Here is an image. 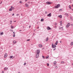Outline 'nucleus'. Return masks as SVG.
Instances as JSON below:
<instances>
[{
  "label": "nucleus",
  "instance_id": "nucleus-1",
  "mask_svg": "<svg viewBox=\"0 0 73 73\" xmlns=\"http://www.w3.org/2000/svg\"><path fill=\"white\" fill-rule=\"evenodd\" d=\"M70 25V23H68L67 24L66 26V28H69V27Z\"/></svg>",
  "mask_w": 73,
  "mask_h": 73
},
{
  "label": "nucleus",
  "instance_id": "nucleus-2",
  "mask_svg": "<svg viewBox=\"0 0 73 73\" xmlns=\"http://www.w3.org/2000/svg\"><path fill=\"white\" fill-rule=\"evenodd\" d=\"M60 7V4H58L57 5V6H56L55 8H59Z\"/></svg>",
  "mask_w": 73,
  "mask_h": 73
},
{
  "label": "nucleus",
  "instance_id": "nucleus-3",
  "mask_svg": "<svg viewBox=\"0 0 73 73\" xmlns=\"http://www.w3.org/2000/svg\"><path fill=\"white\" fill-rule=\"evenodd\" d=\"M40 51L39 50H38L36 51V54H39Z\"/></svg>",
  "mask_w": 73,
  "mask_h": 73
},
{
  "label": "nucleus",
  "instance_id": "nucleus-4",
  "mask_svg": "<svg viewBox=\"0 0 73 73\" xmlns=\"http://www.w3.org/2000/svg\"><path fill=\"white\" fill-rule=\"evenodd\" d=\"M47 29H48V30H50L52 29L50 28L49 27H48L47 28Z\"/></svg>",
  "mask_w": 73,
  "mask_h": 73
},
{
  "label": "nucleus",
  "instance_id": "nucleus-5",
  "mask_svg": "<svg viewBox=\"0 0 73 73\" xmlns=\"http://www.w3.org/2000/svg\"><path fill=\"white\" fill-rule=\"evenodd\" d=\"M13 8V7L11 6V8L10 9H9V11H12V8Z\"/></svg>",
  "mask_w": 73,
  "mask_h": 73
},
{
  "label": "nucleus",
  "instance_id": "nucleus-6",
  "mask_svg": "<svg viewBox=\"0 0 73 73\" xmlns=\"http://www.w3.org/2000/svg\"><path fill=\"white\" fill-rule=\"evenodd\" d=\"M38 46L40 48H42V45L41 44H39Z\"/></svg>",
  "mask_w": 73,
  "mask_h": 73
},
{
  "label": "nucleus",
  "instance_id": "nucleus-7",
  "mask_svg": "<svg viewBox=\"0 0 73 73\" xmlns=\"http://www.w3.org/2000/svg\"><path fill=\"white\" fill-rule=\"evenodd\" d=\"M46 3L47 4V5H48L50 4L51 3L50 2H46Z\"/></svg>",
  "mask_w": 73,
  "mask_h": 73
},
{
  "label": "nucleus",
  "instance_id": "nucleus-8",
  "mask_svg": "<svg viewBox=\"0 0 73 73\" xmlns=\"http://www.w3.org/2000/svg\"><path fill=\"white\" fill-rule=\"evenodd\" d=\"M38 56H39V54H36V58H38Z\"/></svg>",
  "mask_w": 73,
  "mask_h": 73
},
{
  "label": "nucleus",
  "instance_id": "nucleus-9",
  "mask_svg": "<svg viewBox=\"0 0 73 73\" xmlns=\"http://www.w3.org/2000/svg\"><path fill=\"white\" fill-rule=\"evenodd\" d=\"M7 57V54H5L4 55V57L5 58H6Z\"/></svg>",
  "mask_w": 73,
  "mask_h": 73
},
{
  "label": "nucleus",
  "instance_id": "nucleus-10",
  "mask_svg": "<svg viewBox=\"0 0 73 73\" xmlns=\"http://www.w3.org/2000/svg\"><path fill=\"white\" fill-rule=\"evenodd\" d=\"M47 16H48V17H50L51 16V13L49 14L48 15H47Z\"/></svg>",
  "mask_w": 73,
  "mask_h": 73
},
{
  "label": "nucleus",
  "instance_id": "nucleus-11",
  "mask_svg": "<svg viewBox=\"0 0 73 73\" xmlns=\"http://www.w3.org/2000/svg\"><path fill=\"white\" fill-rule=\"evenodd\" d=\"M65 16H67V17H68V16H69V15H68V14H67V13H65Z\"/></svg>",
  "mask_w": 73,
  "mask_h": 73
},
{
  "label": "nucleus",
  "instance_id": "nucleus-12",
  "mask_svg": "<svg viewBox=\"0 0 73 73\" xmlns=\"http://www.w3.org/2000/svg\"><path fill=\"white\" fill-rule=\"evenodd\" d=\"M57 44H58V41H57L54 45H57Z\"/></svg>",
  "mask_w": 73,
  "mask_h": 73
},
{
  "label": "nucleus",
  "instance_id": "nucleus-13",
  "mask_svg": "<svg viewBox=\"0 0 73 73\" xmlns=\"http://www.w3.org/2000/svg\"><path fill=\"white\" fill-rule=\"evenodd\" d=\"M58 17H60V18H62V15H60L58 16Z\"/></svg>",
  "mask_w": 73,
  "mask_h": 73
},
{
  "label": "nucleus",
  "instance_id": "nucleus-14",
  "mask_svg": "<svg viewBox=\"0 0 73 73\" xmlns=\"http://www.w3.org/2000/svg\"><path fill=\"white\" fill-rule=\"evenodd\" d=\"M44 19H41L40 21L42 22L43 21H44Z\"/></svg>",
  "mask_w": 73,
  "mask_h": 73
},
{
  "label": "nucleus",
  "instance_id": "nucleus-15",
  "mask_svg": "<svg viewBox=\"0 0 73 73\" xmlns=\"http://www.w3.org/2000/svg\"><path fill=\"white\" fill-rule=\"evenodd\" d=\"M10 58H13V56H11L10 57Z\"/></svg>",
  "mask_w": 73,
  "mask_h": 73
},
{
  "label": "nucleus",
  "instance_id": "nucleus-16",
  "mask_svg": "<svg viewBox=\"0 0 73 73\" xmlns=\"http://www.w3.org/2000/svg\"><path fill=\"white\" fill-rule=\"evenodd\" d=\"M25 5L26 7H28V6H29V5H28L27 3H26L25 4Z\"/></svg>",
  "mask_w": 73,
  "mask_h": 73
},
{
  "label": "nucleus",
  "instance_id": "nucleus-17",
  "mask_svg": "<svg viewBox=\"0 0 73 73\" xmlns=\"http://www.w3.org/2000/svg\"><path fill=\"white\" fill-rule=\"evenodd\" d=\"M17 42H16V41L14 40L13 41V43L14 44H16V43Z\"/></svg>",
  "mask_w": 73,
  "mask_h": 73
},
{
  "label": "nucleus",
  "instance_id": "nucleus-18",
  "mask_svg": "<svg viewBox=\"0 0 73 73\" xmlns=\"http://www.w3.org/2000/svg\"><path fill=\"white\" fill-rule=\"evenodd\" d=\"M56 46L55 45H54L52 46V48H56Z\"/></svg>",
  "mask_w": 73,
  "mask_h": 73
},
{
  "label": "nucleus",
  "instance_id": "nucleus-19",
  "mask_svg": "<svg viewBox=\"0 0 73 73\" xmlns=\"http://www.w3.org/2000/svg\"><path fill=\"white\" fill-rule=\"evenodd\" d=\"M0 33H1L0 35H3V32H1Z\"/></svg>",
  "mask_w": 73,
  "mask_h": 73
},
{
  "label": "nucleus",
  "instance_id": "nucleus-20",
  "mask_svg": "<svg viewBox=\"0 0 73 73\" xmlns=\"http://www.w3.org/2000/svg\"><path fill=\"white\" fill-rule=\"evenodd\" d=\"M61 30H64V29H63V27H61V28L60 29Z\"/></svg>",
  "mask_w": 73,
  "mask_h": 73
},
{
  "label": "nucleus",
  "instance_id": "nucleus-21",
  "mask_svg": "<svg viewBox=\"0 0 73 73\" xmlns=\"http://www.w3.org/2000/svg\"><path fill=\"white\" fill-rule=\"evenodd\" d=\"M69 8H70V9H71V6H70V5H69Z\"/></svg>",
  "mask_w": 73,
  "mask_h": 73
},
{
  "label": "nucleus",
  "instance_id": "nucleus-22",
  "mask_svg": "<svg viewBox=\"0 0 73 73\" xmlns=\"http://www.w3.org/2000/svg\"><path fill=\"white\" fill-rule=\"evenodd\" d=\"M73 42H71L70 44L71 45H73Z\"/></svg>",
  "mask_w": 73,
  "mask_h": 73
},
{
  "label": "nucleus",
  "instance_id": "nucleus-23",
  "mask_svg": "<svg viewBox=\"0 0 73 73\" xmlns=\"http://www.w3.org/2000/svg\"><path fill=\"white\" fill-rule=\"evenodd\" d=\"M56 63H57V62H56V61H55L54 63V65H56Z\"/></svg>",
  "mask_w": 73,
  "mask_h": 73
},
{
  "label": "nucleus",
  "instance_id": "nucleus-24",
  "mask_svg": "<svg viewBox=\"0 0 73 73\" xmlns=\"http://www.w3.org/2000/svg\"><path fill=\"white\" fill-rule=\"evenodd\" d=\"M46 41H48V38H47L46 39Z\"/></svg>",
  "mask_w": 73,
  "mask_h": 73
},
{
  "label": "nucleus",
  "instance_id": "nucleus-25",
  "mask_svg": "<svg viewBox=\"0 0 73 73\" xmlns=\"http://www.w3.org/2000/svg\"><path fill=\"white\" fill-rule=\"evenodd\" d=\"M11 28H12V29H13V27L12 26H11Z\"/></svg>",
  "mask_w": 73,
  "mask_h": 73
},
{
  "label": "nucleus",
  "instance_id": "nucleus-26",
  "mask_svg": "<svg viewBox=\"0 0 73 73\" xmlns=\"http://www.w3.org/2000/svg\"><path fill=\"white\" fill-rule=\"evenodd\" d=\"M46 59H47V58H49V56H47L46 57Z\"/></svg>",
  "mask_w": 73,
  "mask_h": 73
},
{
  "label": "nucleus",
  "instance_id": "nucleus-27",
  "mask_svg": "<svg viewBox=\"0 0 73 73\" xmlns=\"http://www.w3.org/2000/svg\"><path fill=\"white\" fill-rule=\"evenodd\" d=\"M61 64L64 63V62H63V61L62 62H61Z\"/></svg>",
  "mask_w": 73,
  "mask_h": 73
},
{
  "label": "nucleus",
  "instance_id": "nucleus-28",
  "mask_svg": "<svg viewBox=\"0 0 73 73\" xmlns=\"http://www.w3.org/2000/svg\"><path fill=\"white\" fill-rule=\"evenodd\" d=\"M30 40V39H28L27 40V41H29Z\"/></svg>",
  "mask_w": 73,
  "mask_h": 73
},
{
  "label": "nucleus",
  "instance_id": "nucleus-29",
  "mask_svg": "<svg viewBox=\"0 0 73 73\" xmlns=\"http://www.w3.org/2000/svg\"><path fill=\"white\" fill-rule=\"evenodd\" d=\"M47 65L48 66H49V64L48 63H47Z\"/></svg>",
  "mask_w": 73,
  "mask_h": 73
},
{
  "label": "nucleus",
  "instance_id": "nucleus-30",
  "mask_svg": "<svg viewBox=\"0 0 73 73\" xmlns=\"http://www.w3.org/2000/svg\"><path fill=\"white\" fill-rule=\"evenodd\" d=\"M57 68H58L57 66H56L55 67V68H56V69H57Z\"/></svg>",
  "mask_w": 73,
  "mask_h": 73
},
{
  "label": "nucleus",
  "instance_id": "nucleus-31",
  "mask_svg": "<svg viewBox=\"0 0 73 73\" xmlns=\"http://www.w3.org/2000/svg\"><path fill=\"white\" fill-rule=\"evenodd\" d=\"M19 3H22V1H19Z\"/></svg>",
  "mask_w": 73,
  "mask_h": 73
},
{
  "label": "nucleus",
  "instance_id": "nucleus-32",
  "mask_svg": "<svg viewBox=\"0 0 73 73\" xmlns=\"http://www.w3.org/2000/svg\"><path fill=\"white\" fill-rule=\"evenodd\" d=\"M6 69V67L4 68V70L5 71Z\"/></svg>",
  "mask_w": 73,
  "mask_h": 73
},
{
  "label": "nucleus",
  "instance_id": "nucleus-33",
  "mask_svg": "<svg viewBox=\"0 0 73 73\" xmlns=\"http://www.w3.org/2000/svg\"><path fill=\"white\" fill-rule=\"evenodd\" d=\"M13 37H15V34H14L13 35Z\"/></svg>",
  "mask_w": 73,
  "mask_h": 73
},
{
  "label": "nucleus",
  "instance_id": "nucleus-34",
  "mask_svg": "<svg viewBox=\"0 0 73 73\" xmlns=\"http://www.w3.org/2000/svg\"><path fill=\"white\" fill-rule=\"evenodd\" d=\"M26 65V63H25L24 64V65Z\"/></svg>",
  "mask_w": 73,
  "mask_h": 73
},
{
  "label": "nucleus",
  "instance_id": "nucleus-35",
  "mask_svg": "<svg viewBox=\"0 0 73 73\" xmlns=\"http://www.w3.org/2000/svg\"><path fill=\"white\" fill-rule=\"evenodd\" d=\"M19 14H17L16 15V16H19Z\"/></svg>",
  "mask_w": 73,
  "mask_h": 73
},
{
  "label": "nucleus",
  "instance_id": "nucleus-36",
  "mask_svg": "<svg viewBox=\"0 0 73 73\" xmlns=\"http://www.w3.org/2000/svg\"><path fill=\"white\" fill-rule=\"evenodd\" d=\"M47 12L46 11V12H45V13L46 14H47Z\"/></svg>",
  "mask_w": 73,
  "mask_h": 73
},
{
  "label": "nucleus",
  "instance_id": "nucleus-37",
  "mask_svg": "<svg viewBox=\"0 0 73 73\" xmlns=\"http://www.w3.org/2000/svg\"><path fill=\"white\" fill-rule=\"evenodd\" d=\"M42 58H45V57L44 56H42Z\"/></svg>",
  "mask_w": 73,
  "mask_h": 73
},
{
  "label": "nucleus",
  "instance_id": "nucleus-38",
  "mask_svg": "<svg viewBox=\"0 0 73 73\" xmlns=\"http://www.w3.org/2000/svg\"><path fill=\"white\" fill-rule=\"evenodd\" d=\"M57 23H55V25H57Z\"/></svg>",
  "mask_w": 73,
  "mask_h": 73
},
{
  "label": "nucleus",
  "instance_id": "nucleus-39",
  "mask_svg": "<svg viewBox=\"0 0 73 73\" xmlns=\"http://www.w3.org/2000/svg\"><path fill=\"white\" fill-rule=\"evenodd\" d=\"M60 26H62V23H61L60 24Z\"/></svg>",
  "mask_w": 73,
  "mask_h": 73
},
{
  "label": "nucleus",
  "instance_id": "nucleus-40",
  "mask_svg": "<svg viewBox=\"0 0 73 73\" xmlns=\"http://www.w3.org/2000/svg\"><path fill=\"white\" fill-rule=\"evenodd\" d=\"M61 27H59V29H61Z\"/></svg>",
  "mask_w": 73,
  "mask_h": 73
},
{
  "label": "nucleus",
  "instance_id": "nucleus-41",
  "mask_svg": "<svg viewBox=\"0 0 73 73\" xmlns=\"http://www.w3.org/2000/svg\"><path fill=\"white\" fill-rule=\"evenodd\" d=\"M12 15V16H14V15H15V14H14V13H13Z\"/></svg>",
  "mask_w": 73,
  "mask_h": 73
},
{
  "label": "nucleus",
  "instance_id": "nucleus-42",
  "mask_svg": "<svg viewBox=\"0 0 73 73\" xmlns=\"http://www.w3.org/2000/svg\"><path fill=\"white\" fill-rule=\"evenodd\" d=\"M60 24H61L62 23V21H60Z\"/></svg>",
  "mask_w": 73,
  "mask_h": 73
},
{
  "label": "nucleus",
  "instance_id": "nucleus-43",
  "mask_svg": "<svg viewBox=\"0 0 73 73\" xmlns=\"http://www.w3.org/2000/svg\"><path fill=\"white\" fill-rule=\"evenodd\" d=\"M54 28H57V27L56 26H55Z\"/></svg>",
  "mask_w": 73,
  "mask_h": 73
},
{
  "label": "nucleus",
  "instance_id": "nucleus-44",
  "mask_svg": "<svg viewBox=\"0 0 73 73\" xmlns=\"http://www.w3.org/2000/svg\"><path fill=\"white\" fill-rule=\"evenodd\" d=\"M54 46V44H52V46Z\"/></svg>",
  "mask_w": 73,
  "mask_h": 73
},
{
  "label": "nucleus",
  "instance_id": "nucleus-45",
  "mask_svg": "<svg viewBox=\"0 0 73 73\" xmlns=\"http://www.w3.org/2000/svg\"><path fill=\"white\" fill-rule=\"evenodd\" d=\"M62 11V9H60L59 10V11Z\"/></svg>",
  "mask_w": 73,
  "mask_h": 73
},
{
  "label": "nucleus",
  "instance_id": "nucleus-46",
  "mask_svg": "<svg viewBox=\"0 0 73 73\" xmlns=\"http://www.w3.org/2000/svg\"><path fill=\"white\" fill-rule=\"evenodd\" d=\"M13 34H14V35H15V33L14 32H13Z\"/></svg>",
  "mask_w": 73,
  "mask_h": 73
},
{
  "label": "nucleus",
  "instance_id": "nucleus-47",
  "mask_svg": "<svg viewBox=\"0 0 73 73\" xmlns=\"http://www.w3.org/2000/svg\"><path fill=\"white\" fill-rule=\"evenodd\" d=\"M56 50V48H55L54 49H53V50Z\"/></svg>",
  "mask_w": 73,
  "mask_h": 73
},
{
  "label": "nucleus",
  "instance_id": "nucleus-48",
  "mask_svg": "<svg viewBox=\"0 0 73 73\" xmlns=\"http://www.w3.org/2000/svg\"><path fill=\"white\" fill-rule=\"evenodd\" d=\"M11 31L12 32H13V30H11Z\"/></svg>",
  "mask_w": 73,
  "mask_h": 73
},
{
  "label": "nucleus",
  "instance_id": "nucleus-49",
  "mask_svg": "<svg viewBox=\"0 0 73 73\" xmlns=\"http://www.w3.org/2000/svg\"><path fill=\"white\" fill-rule=\"evenodd\" d=\"M71 25H72V26H73V24H72Z\"/></svg>",
  "mask_w": 73,
  "mask_h": 73
},
{
  "label": "nucleus",
  "instance_id": "nucleus-50",
  "mask_svg": "<svg viewBox=\"0 0 73 73\" xmlns=\"http://www.w3.org/2000/svg\"><path fill=\"white\" fill-rule=\"evenodd\" d=\"M29 28H31V25L29 26Z\"/></svg>",
  "mask_w": 73,
  "mask_h": 73
},
{
  "label": "nucleus",
  "instance_id": "nucleus-51",
  "mask_svg": "<svg viewBox=\"0 0 73 73\" xmlns=\"http://www.w3.org/2000/svg\"><path fill=\"white\" fill-rule=\"evenodd\" d=\"M6 70H8V68H6Z\"/></svg>",
  "mask_w": 73,
  "mask_h": 73
},
{
  "label": "nucleus",
  "instance_id": "nucleus-52",
  "mask_svg": "<svg viewBox=\"0 0 73 73\" xmlns=\"http://www.w3.org/2000/svg\"><path fill=\"white\" fill-rule=\"evenodd\" d=\"M12 21H10L11 23H12Z\"/></svg>",
  "mask_w": 73,
  "mask_h": 73
},
{
  "label": "nucleus",
  "instance_id": "nucleus-53",
  "mask_svg": "<svg viewBox=\"0 0 73 73\" xmlns=\"http://www.w3.org/2000/svg\"><path fill=\"white\" fill-rule=\"evenodd\" d=\"M2 73H4V72H2Z\"/></svg>",
  "mask_w": 73,
  "mask_h": 73
},
{
  "label": "nucleus",
  "instance_id": "nucleus-54",
  "mask_svg": "<svg viewBox=\"0 0 73 73\" xmlns=\"http://www.w3.org/2000/svg\"><path fill=\"white\" fill-rule=\"evenodd\" d=\"M72 7H73V4H72Z\"/></svg>",
  "mask_w": 73,
  "mask_h": 73
},
{
  "label": "nucleus",
  "instance_id": "nucleus-55",
  "mask_svg": "<svg viewBox=\"0 0 73 73\" xmlns=\"http://www.w3.org/2000/svg\"><path fill=\"white\" fill-rule=\"evenodd\" d=\"M60 42L61 43V41H60Z\"/></svg>",
  "mask_w": 73,
  "mask_h": 73
},
{
  "label": "nucleus",
  "instance_id": "nucleus-56",
  "mask_svg": "<svg viewBox=\"0 0 73 73\" xmlns=\"http://www.w3.org/2000/svg\"><path fill=\"white\" fill-rule=\"evenodd\" d=\"M25 0V1H27V0Z\"/></svg>",
  "mask_w": 73,
  "mask_h": 73
},
{
  "label": "nucleus",
  "instance_id": "nucleus-57",
  "mask_svg": "<svg viewBox=\"0 0 73 73\" xmlns=\"http://www.w3.org/2000/svg\"><path fill=\"white\" fill-rule=\"evenodd\" d=\"M10 24H12V23H10Z\"/></svg>",
  "mask_w": 73,
  "mask_h": 73
},
{
  "label": "nucleus",
  "instance_id": "nucleus-58",
  "mask_svg": "<svg viewBox=\"0 0 73 73\" xmlns=\"http://www.w3.org/2000/svg\"><path fill=\"white\" fill-rule=\"evenodd\" d=\"M2 3V2H1V4Z\"/></svg>",
  "mask_w": 73,
  "mask_h": 73
},
{
  "label": "nucleus",
  "instance_id": "nucleus-59",
  "mask_svg": "<svg viewBox=\"0 0 73 73\" xmlns=\"http://www.w3.org/2000/svg\"><path fill=\"white\" fill-rule=\"evenodd\" d=\"M20 31H21V30H20Z\"/></svg>",
  "mask_w": 73,
  "mask_h": 73
},
{
  "label": "nucleus",
  "instance_id": "nucleus-60",
  "mask_svg": "<svg viewBox=\"0 0 73 73\" xmlns=\"http://www.w3.org/2000/svg\"><path fill=\"white\" fill-rule=\"evenodd\" d=\"M72 11H73V9H72Z\"/></svg>",
  "mask_w": 73,
  "mask_h": 73
},
{
  "label": "nucleus",
  "instance_id": "nucleus-61",
  "mask_svg": "<svg viewBox=\"0 0 73 73\" xmlns=\"http://www.w3.org/2000/svg\"><path fill=\"white\" fill-rule=\"evenodd\" d=\"M21 15H22V14H21Z\"/></svg>",
  "mask_w": 73,
  "mask_h": 73
},
{
  "label": "nucleus",
  "instance_id": "nucleus-62",
  "mask_svg": "<svg viewBox=\"0 0 73 73\" xmlns=\"http://www.w3.org/2000/svg\"><path fill=\"white\" fill-rule=\"evenodd\" d=\"M70 18H71V17H70Z\"/></svg>",
  "mask_w": 73,
  "mask_h": 73
}]
</instances>
